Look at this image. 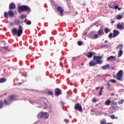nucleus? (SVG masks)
<instances>
[{"label": "nucleus", "mask_w": 124, "mask_h": 124, "mask_svg": "<svg viewBox=\"0 0 124 124\" xmlns=\"http://www.w3.org/2000/svg\"><path fill=\"white\" fill-rule=\"evenodd\" d=\"M16 5L15 4V3H13V2H12V3H10L9 4V10L8 11V12H4V16L5 17V18H8V16L9 17H10V18H13V17H14L15 16V14H14V9H16Z\"/></svg>", "instance_id": "obj_1"}, {"label": "nucleus", "mask_w": 124, "mask_h": 124, "mask_svg": "<svg viewBox=\"0 0 124 124\" xmlns=\"http://www.w3.org/2000/svg\"><path fill=\"white\" fill-rule=\"evenodd\" d=\"M93 57V60L89 62V66H95L97 63L98 64H102L103 62V61H101L103 57L102 56H94Z\"/></svg>", "instance_id": "obj_2"}, {"label": "nucleus", "mask_w": 124, "mask_h": 124, "mask_svg": "<svg viewBox=\"0 0 124 124\" xmlns=\"http://www.w3.org/2000/svg\"><path fill=\"white\" fill-rule=\"evenodd\" d=\"M12 34L13 35H16L18 36V37H20L21 36V34H22L23 32V27L22 26H18V31L16 30V29H13L12 30Z\"/></svg>", "instance_id": "obj_3"}, {"label": "nucleus", "mask_w": 124, "mask_h": 124, "mask_svg": "<svg viewBox=\"0 0 124 124\" xmlns=\"http://www.w3.org/2000/svg\"><path fill=\"white\" fill-rule=\"evenodd\" d=\"M18 11L19 13L21 12H30L31 11V9L30 7L27 6V5H20V6H18Z\"/></svg>", "instance_id": "obj_4"}, {"label": "nucleus", "mask_w": 124, "mask_h": 124, "mask_svg": "<svg viewBox=\"0 0 124 124\" xmlns=\"http://www.w3.org/2000/svg\"><path fill=\"white\" fill-rule=\"evenodd\" d=\"M123 75V70H119V71L117 74V76H113V78H116L117 80H119V81H122Z\"/></svg>", "instance_id": "obj_5"}, {"label": "nucleus", "mask_w": 124, "mask_h": 124, "mask_svg": "<svg viewBox=\"0 0 124 124\" xmlns=\"http://www.w3.org/2000/svg\"><path fill=\"white\" fill-rule=\"evenodd\" d=\"M38 117L40 118H44V119H48L49 114L47 112H41L38 114Z\"/></svg>", "instance_id": "obj_6"}, {"label": "nucleus", "mask_w": 124, "mask_h": 124, "mask_svg": "<svg viewBox=\"0 0 124 124\" xmlns=\"http://www.w3.org/2000/svg\"><path fill=\"white\" fill-rule=\"evenodd\" d=\"M75 109L76 110H78L79 112H81L83 110L82 107L80 103H77V104L75 105Z\"/></svg>", "instance_id": "obj_7"}, {"label": "nucleus", "mask_w": 124, "mask_h": 124, "mask_svg": "<svg viewBox=\"0 0 124 124\" xmlns=\"http://www.w3.org/2000/svg\"><path fill=\"white\" fill-rule=\"evenodd\" d=\"M117 29L121 31L124 30V23H119V24H117Z\"/></svg>", "instance_id": "obj_8"}, {"label": "nucleus", "mask_w": 124, "mask_h": 124, "mask_svg": "<svg viewBox=\"0 0 124 124\" xmlns=\"http://www.w3.org/2000/svg\"><path fill=\"white\" fill-rule=\"evenodd\" d=\"M54 92H55V95H56L57 96H59V95H60L62 93V92L61 90H60L58 88H57L56 89H55Z\"/></svg>", "instance_id": "obj_9"}, {"label": "nucleus", "mask_w": 124, "mask_h": 124, "mask_svg": "<svg viewBox=\"0 0 124 124\" xmlns=\"http://www.w3.org/2000/svg\"><path fill=\"white\" fill-rule=\"evenodd\" d=\"M57 10L58 12H59V13L61 14V16H63V13L64 12L63 9L61 7V6H59V7H57Z\"/></svg>", "instance_id": "obj_10"}, {"label": "nucleus", "mask_w": 124, "mask_h": 124, "mask_svg": "<svg viewBox=\"0 0 124 124\" xmlns=\"http://www.w3.org/2000/svg\"><path fill=\"white\" fill-rule=\"evenodd\" d=\"M117 103L115 101H112L110 107L113 110H116L117 108Z\"/></svg>", "instance_id": "obj_11"}, {"label": "nucleus", "mask_w": 124, "mask_h": 124, "mask_svg": "<svg viewBox=\"0 0 124 124\" xmlns=\"http://www.w3.org/2000/svg\"><path fill=\"white\" fill-rule=\"evenodd\" d=\"M93 55H95V53H94V52H89L86 54V56L88 58H92Z\"/></svg>", "instance_id": "obj_12"}, {"label": "nucleus", "mask_w": 124, "mask_h": 124, "mask_svg": "<svg viewBox=\"0 0 124 124\" xmlns=\"http://www.w3.org/2000/svg\"><path fill=\"white\" fill-rule=\"evenodd\" d=\"M119 34H120V31H117V30H114L113 31V37H116Z\"/></svg>", "instance_id": "obj_13"}, {"label": "nucleus", "mask_w": 124, "mask_h": 124, "mask_svg": "<svg viewBox=\"0 0 124 124\" xmlns=\"http://www.w3.org/2000/svg\"><path fill=\"white\" fill-rule=\"evenodd\" d=\"M16 96L14 94H12V95H8V100L10 102H11L12 100H14Z\"/></svg>", "instance_id": "obj_14"}, {"label": "nucleus", "mask_w": 124, "mask_h": 124, "mask_svg": "<svg viewBox=\"0 0 124 124\" xmlns=\"http://www.w3.org/2000/svg\"><path fill=\"white\" fill-rule=\"evenodd\" d=\"M107 86L108 87V91H112L113 90V89H112L110 83H108V82H107Z\"/></svg>", "instance_id": "obj_15"}, {"label": "nucleus", "mask_w": 124, "mask_h": 124, "mask_svg": "<svg viewBox=\"0 0 124 124\" xmlns=\"http://www.w3.org/2000/svg\"><path fill=\"white\" fill-rule=\"evenodd\" d=\"M111 103V101L110 99H108V100H106L105 102V105H107V106L110 105Z\"/></svg>", "instance_id": "obj_16"}, {"label": "nucleus", "mask_w": 124, "mask_h": 124, "mask_svg": "<svg viewBox=\"0 0 124 124\" xmlns=\"http://www.w3.org/2000/svg\"><path fill=\"white\" fill-rule=\"evenodd\" d=\"M102 69H108L110 68V64H106V65H103L102 66Z\"/></svg>", "instance_id": "obj_17"}, {"label": "nucleus", "mask_w": 124, "mask_h": 124, "mask_svg": "<svg viewBox=\"0 0 124 124\" xmlns=\"http://www.w3.org/2000/svg\"><path fill=\"white\" fill-rule=\"evenodd\" d=\"M123 18V15H117V20H121Z\"/></svg>", "instance_id": "obj_18"}, {"label": "nucleus", "mask_w": 124, "mask_h": 124, "mask_svg": "<svg viewBox=\"0 0 124 124\" xmlns=\"http://www.w3.org/2000/svg\"><path fill=\"white\" fill-rule=\"evenodd\" d=\"M123 54V51L122 49H121L119 51V54L118 55V58H120V57H121L122 56Z\"/></svg>", "instance_id": "obj_19"}, {"label": "nucleus", "mask_w": 124, "mask_h": 124, "mask_svg": "<svg viewBox=\"0 0 124 124\" xmlns=\"http://www.w3.org/2000/svg\"><path fill=\"white\" fill-rule=\"evenodd\" d=\"M7 79L5 78H0V83H4L5 82H6Z\"/></svg>", "instance_id": "obj_20"}, {"label": "nucleus", "mask_w": 124, "mask_h": 124, "mask_svg": "<svg viewBox=\"0 0 124 124\" xmlns=\"http://www.w3.org/2000/svg\"><path fill=\"white\" fill-rule=\"evenodd\" d=\"M116 49H120V50H121L122 49H123V44L119 45H118V46L116 47Z\"/></svg>", "instance_id": "obj_21"}, {"label": "nucleus", "mask_w": 124, "mask_h": 124, "mask_svg": "<svg viewBox=\"0 0 124 124\" xmlns=\"http://www.w3.org/2000/svg\"><path fill=\"white\" fill-rule=\"evenodd\" d=\"M92 39H97L98 38V34H94L93 37H91Z\"/></svg>", "instance_id": "obj_22"}, {"label": "nucleus", "mask_w": 124, "mask_h": 124, "mask_svg": "<svg viewBox=\"0 0 124 124\" xmlns=\"http://www.w3.org/2000/svg\"><path fill=\"white\" fill-rule=\"evenodd\" d=\"M20 23V21L19 19H16V20H15L16 25L17 26H18V25H19Z\"/></svg>", "instance_id": "obj_23"}, {"label": "nucleus", "mask_w": 124, "mask_h": 124, "mask_svg": "<svg viewBox=\"0 0 124 124\" xmlns=\"http://www.w3.org/2000/svg\"><path fill=\"white\" fill-rule=\"evenodd\" d=\"M108 6L109 8H111V9H115V5H111V4H109Z\"/></svg>", "instance_id": "obj_24"}, {"label": "nucleus", "mask_w": 124, "mask_h": 124, "mask_svg": "<svg viewBox=\"0 0 124 124\" xmlns=\"http://www.w3.org/2000/svg\"><path fill=\"white\" fill-rule=\"evenodd\" d=\"M4 104H5V105H9L10 102L9 101H8L7 100H6V99H4Z\"/></svg>", "instance_id": "obj_25"}, {"label": "nucleus", "mask_w": 124, "mask_h": 124, "mask_svg": "<svg viewBox=\"0 0 124 124\" xmlns=\"http://www.w3.org/2000/svg\"><path fill=\"white\" fill-rule=\"evenodd\" d=\"M103 31V30L102 29H100V30L98 31L97 33L99 35H101Z\"/></svg>", "instance_id": "obj_26"}, {"label": "nucleus", "mask_w": 124, "mask_h": 124, "mask_svg": "<svg viewBox=\"0 0 124 124\" xmlns=\"http://www.w3.org/2000/svg\"><path fill=\"white\" fill-rule=\"evenodd\" d=\"M20 18V19H26V16H25V15H21Z\"/></svg>", "instance_id": "obj_27"}, {"label": "nucleus", "mask_w": 124, "mask_h": 124, "mask_svg": "<svg viewBox=\"0 0 124 124\" xmlns=\"http://www.w3.org/2000/svg\"><path fill=\"white\" fill-rule=\"evenodd\" d=\"M110 30H109V29L106 28L105 29V33H108V32H110Z\"/></svg>", "instance_id": "obj_28"}, {"label": "nucleus", "mask_w": 124, "mask_h": 124, "mask_svg": "<svg viewBox=\"0 0 124 124\" xmlns=\"http://www.w3.org/2000/svg\"><path fill=\"white\" fill-rule=\"evenodd\" d=\"M100 124H110V123H108L107 124L106 121H101V122H100Z\"/></svg>", "instance_id": "obj_29"}, {"label": "nucleus", "mask_w": 124, "mask_h": 124, "mask_svg": "<svg viewBox=\"0 0 124 124\" xmlns=\"http://www.w3.org/2000/svg\"><path fill=\"white\" fill-rule=\"evenodd\" d=\"M80 57L78 56V57H74V58H73L72 60L73 61H77L79 59Z\"/></svg>", "instance_id": "obj_30"}, {"label": "nucleus", "mask_w": 124, "mask_h": 124, "mask_svg": "<svg viewBox=\"0 0 124 124\" xmlns=\"http://www.w3.org/2000/svg\"><path fill=\"white\" fill-rule=\"evenodd\" d=\"M111 59H115V57L114 56H110L107 59V61H110Z\"/></svg>", "instance_id": "obj_31"}, {"label": "nucleus", "mask_w": 124, "mask_h": 124, "mask_svg": "<svg viewBox=\"0 0 124 124\" xmlns=\"http://www.w3.org/2000/svg\"><path fill=\"white\" fill-rule=\"evenodd\" d=\"M110 118L113 119H118V117H115V115H111Z\"/></svg>", "instance_id": "obj_32"}, {"label": "nucleus", "mask_w": 124, "mask_h": 124, "mask_svg": "<svg viewBox=\"0 0 124 124\" xmlns=\"http://www.w3.org/2000/svg\"><path fill=\"white\" fill-rule=\"evenodd\" d=\"M110 82H111V83H116V80L115 79H111V80H110Z\"/></svg>", "instance_id": "obj_33"}, {"label": "nucleus", "mask_w": 124, "mask_h": 124, "mask_svg": "<svg viewBox=\"0 0 124 124\" xmlns=\"http://www.w3.org/2000/svg\"><path fill=\"white\" fill-rule=\"evenodd\" d=\"M124 102V99H121V100H119V101H118V103L119 104H122Z\"/></svg>", "instance_id": "obj_34"}, {"label": "nucleus", "mask_w": 124, "mask_h": 124, "mask_svg": "<svg viewBox=\"0 0 124 124\" xmlns=\"http://www.w3.org/2000/svg\"><path fill=\"white\" fill-rule=\"evenodd\" d=\"M3 107V101H0V109Z\"/></svg>", "instance_id": "obj_35"}, {"label": "nucleus", "mask_w": 124, "mask_h": 124, "mask_svg": "<svg viewBox=\"0 0 124 124\" xmlns=\"http://www.w3.org/2000/svg\"><path fill=\"white\" fill-rule=\"evenodd\" d=\"M82 44H83L82 41H78V45H79V46H81Z\"/></svg>", "instance_id": "obj_36"}, {"label": "nucleus", "mask_w": 124, "mask_h": 124, "mask_svg": "<svg viewBox=\"0 0 124 124\" xmlns=\"http://www.w3.org/2000/svg\"><path fill=\"white\" fill-rule=\"evenodd\" d=\"M27 24V25H31V20H28Z\"/></svg>", "instance_id": "obj_37"}, {"label": "nucleus", "mask_w": 124, "mask_h": 124, "mask_svg": "<svg viewBox=\"0 0 124 124\" xmlns=\"http://www.w3.org/2000/svg\"><path fill=\"white\" fill-rule=\"evenodd\" d=\"M103 91V88H101V90L99 93V95H102V92Z\"/></svg>", "instance_id": "obj_38"}, {"label": "nucleus", "mask_w": 124, "mask_h": 124, "mask_svg": "<svg viewBox=\"0 0 124 124\" xmlns=\"http://www.w3.org/2000/svg\"><path fill=\"white\" fill-rule=\"evenodd\" d=\"M112 36H113V33H109V34L108 35V37L109 38H111V37H112Z\"/></svg>", "instance_id": "obj_39"}, {"label": "nucleus", "mask_w": 124, "mask_h": 124, "mask_svg": "<svg viewBox=\"0 0 124 124\" xmlns=\"http://www.w3.org/2000/svg\"><path fill=\"white\" fill-rule=\"evenodd\" d=\"M48 94L50 95H53V92L49 91L48 92Z\"/></svg>", "instance_id": "obj_40"}, {"label": "nucleus", "mask_w": 124, "mask_h": 124, "mask_svg": "<svg viewBox=\"0 0 124 124\" xmlns=\"http://www.w3.org/2000/svg\"><path fill=\"white\" fill-rule=\"evenodd\" d=\"M96 101H97V100L95 99V98H93L92 99V102H93V103H95V102H96Z\"/></svg>", "instance_id": "obj_41"}, {"label": "nucleus", "mask_w": 124, "mask_h": 124, "mask_svg": "<svg viewBox=\"0 0 124 124\" xmlns=\"http://www.w3.org/2000/svg\"><path fill=\"white\" fill-rule=\"evenodd\" d=\"M119 8V6L118 5H116L114 7V9H118Z\"/></svg>", "instance_id": "obj_42"}, {"label": "nucleus", "mask_w": 124, "mask_h": 124, "mask_svg": "<svg viewBox=\"0 0 124 124\" xmlns=\"http://www.w3.org/2000/svg\"><path fill=\"white\" fill-rule=\"evenodd\" d=\"M44 106H45L46 108H48V105L47 104V103H44Z\"/></svg>", "instance_id": "obj_43"}, {"label": "nucleus", "mask_w": 124, "mask_h": 124, "mask_svg": "<svg viewBox=\"0 0 124 124\" xmlns=\"http://www.w3.org/2000/svg\"><path fill=\"white\" fill-rule=\"evenodd\" d=\"M3 49H5V50H8V47L5 46V47H2Z\"/></svg>", "instance_id": "obj_44"}, {"label": "nucleus", "mask_w": 124, "mask_h": 124, "mask_svg": "<svg viewBox=\"0 0 124 124\" xmlns=\"http://www.w3.org/2000/svg\"><path fill=\"white\" fill-rule=\"evenodd\" d=\"M64 121L65 122V123H69V121L67 119H65Z\"/></svg>", "instance_id": "obj_45"}, {"label": "nucleus", "mask_w": 124, "mask_h": 124, "mask_svg": "<svg viewBox=\"0 0 124 124\" xmlns=\"http://www.w3.org/2000/svg\"><path fill=\"white\" fill-rule=\"evenodd\" d=\"M104 47H110V45H105L104 46Z\"/></svg>", "instance_id": "obj_46"}, {"label": "nucleus", "mask_w": 124, "mask_h": 124, "mask_svg": "<svg viewBox=\"0 0 124 124\" xmlns=\"http://www.w3.org/2000/svg\"><path fill=\"white\" fill-rule=\"evenodd\" d=\"M114 23H115V20H111V24L112 25V24H114Z\"/></svg>", "instance_id": "obj_47"}, {"label": "nucleus", "mask_w": 124, "mask_h": 124, "mask_svg": "<svg viewBox=\"0 0 124 124\" xmlns=\"http://www.w3.org/2000/svg\"><path fill=\"white\" fill-rule=\"evenodd\" d=\"M122 8H119V6H118V10H119V11H120V10H121Z\"/></svg>", "instance_id": "obj_48"}, {"label": "nucleus", "mask_w": 124, "mask_h": 124, "mask_svg": "<svg viewBox=\"0 0 124 124\" xmlns=\"http://www.w3.org/2000/svg\"><path fill=\"white\" fill-rule=\"evenodd\" d=\"M85 5H86V3H82L83 6H85Z\"/></svg>", "instance_id": "obj_49"}, {"label": "nucleus", "mask_w": 124, "mask_h": 124, "mask_svg": "<svg viewBox=\"0 0 124 124\" xmlns=\"http://www.w3.org/2000/svg\"><path fill=\"white\" fill-rule=\"evenodd\" d=\"M10 26H14V23H10Z\"/></svg>", "instance_id": "obj_50"}, {"label": "nucleus", "mask_w": 124, "mask_h": 124, "mask_svg": "<svg viewBox=\"0 0 124 124\" xmlns=\"http://www.w3.org/2000/svg\"><path fill=\"white\" fill-rule=\"evenodd\" d=\"M107 42H108V41L107 40H106V41H105V43H107Z\"/></svg>", "instance_id": "obj_51"}, {"label": "nucleus", "mask_w": 124, "mask_h": 124, "mask_svg": "<svg viewBox=\"0 0 124 124\" xmlns=\"http://www.w3.org/2000/svg\"><path fill=\"white\" fill-rule=\"evenodd\" d=\"M22 83H18V85H19V84H20V85H22Z\"/></svg>", "instance_id": "obj_52"}, {"label": "nucleus", "mask_w": 124, "mask_h": 124, "mask_svg": "<svg viewBox=\"0 0 124 124\" xmlns=\"http://www.w3.org/2000/svg\"><path fill=\"white\" fill-rule=\"evenodd\" d=\"M84 62H82V63H81V65H84Z\"/></svg>", "instance_id": "obj_53"}, {"label": "nucleus", "mask_w": 124, "mask_h": 124, "mask_svg": "<svg viewBox=\"0 0 124 124\" xmlns=\"http://www.w3.org/2000/svg\"><path fill=\"white\" fill-rule=\"evenodd\" d=\"M61 104H62V105H64V103H63V102H61Z\"/></svg>", "instance_id": "obj_54"}, {"label": "nucleus", "mask_w": 124, "mask_h": 124, "mask_svg": "<svg viewBox=\"0 0 124 124\" xmlns=\"http://www.w3.org/2000/svg\"><path fill=\"white\" fill-rule=\"evenodd\" d=\"M98 89H99V87L96 88V90H98Z\"/></svg>", "instance_id": "obj_55"}, {"label": "nucleus", "mask_w": 124, "mask_h": 124, "mask_svg": "<svg viewBox=\"0 0 124 124\" xmlns=\"http://www.w3.org/2000/svg\"><path fill=\"white\" fill-rule=\"evenodd\" d=\"M114 93H111V95H114Z\"/></svg>", "instance_id": "obj_56"}, {"label": "nucleus", "mask_w": 124, "mask_h": 124, "mask_svg": "<svg viewBox=\"0 0 124 124\" xmlns=\"http://www.w3.org/2000/svg\"><path fill=\"white\" fill-rule=\"evenodd\" d=\"M76 14H78V12H76Z\"/></svg>", "instance_id": "obj_57"}]
</instances>
